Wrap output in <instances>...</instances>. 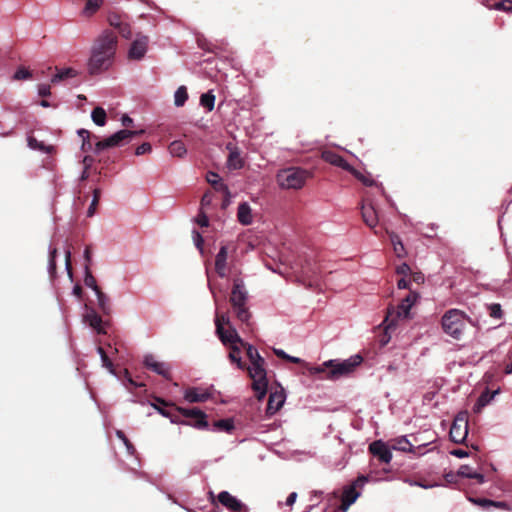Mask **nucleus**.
I'll use <instances>...</instances> for the list:
<instances>
[{"instance_id": "f257e3e1", "label": "nucleus", "mask_w": 512, "mask_h": 512, "mask_svg": "<svg viewBox=\"0 0 512 512\" xmlns=\"http://www.w3.org/2000/svg\"><path fill=\"white\" fill-rule=\"evenodd\" d=\"M117 44V35L110 30H105L95 39L87 63L90 75H97L111 67L115 58Z\"/></svg>"}, {"instance_id": "f03ea898", "label": "nucleus", "mask_w": 512, "mask_h": 512, "mask_svg": "<svg viewBox=\"0 0 512 512\" xmlns=\"http://www.w3.org/2000/svg\"><path fill=\"white\" fill-rule=\"evenodd\" d=\"M246 356L251 365L244 370L248 372L252 379V389L255 391L257 400L261 401L267 394L268 379L265 369V359L259 354L258 350L247 342L244 345Z\"/></svg>"}, {"instance_id": "7ed1b4c3", "label": "nucleus", "mask_w": 512, "mask_h": 512, "mask_svg": "<svg viewBox=\"0 0 512 512\" xmlns=\"http://www.w3.org/2000/svg\"><path fill=\"white\" fill-rule=\"evenodd\" d=\"M363 358L360 355H354L344 361L329 360L320 366L309 369L310 375L326 374L328 379H338L347 376L354 371V369L361 364Z\"/></svg>"}, {"instance_id": "20e7f679", "label": "nucleus", "mask_w": 512, "mask_h": 512, "mask_svg": "<svg viewBox=\"0 0 512 512\" xmlns=\"http://www.w3.org/2000/svg\"><path fill=\"white\" fill-rule=\"evenodd\" d=\"M382 481V474L379 471L370 470L366 475L358 476L351 484L343 487L341 495V504L339 510L346 512L349 507L358 499L360 496V490L368 482H379Z\"/></svg>"}, {"instance_id": "39448f33", "label": "nucleus", "mask_w": 512, "mask_h": 512, "mask_svg": "<svg viewBox=\"0 0 512 512\" xmlns=\"http://www.w3.org/2000/svg\"><path fill=\"white\" fill-rule=\"evenodd\" d=\"M247 300L248 294L245 289L244 283L242 282V280L239 279L234 280L232 291L229 298L230 304L233 308V311L237 319L242 324H245L249 330H251V313L247 307Z\"/></svg>"}, {"instance_id": "423d86ee", "label": "nucleus", "mask_w": 512, "mask_h": 512, "mask_svg": "<svg viewBox=\"0 0 512 512\" xmlns=\"http://www.w3.org/2000/svg\"><path fill=\"white\" fill-rule=\"evenodd\" d=\"M471 319L459 309H450L442 316L443 331L453 339H461L464 330Z\"/></svg>"}, {"instance_id": "0eeeda50", "label": "nucleus", "mask_w": 512, "mask_h": 512, "mask_svg": "<svg viewBox=\"0 0 512 512\" xmlns=\"http://www.w3.org/2000/svg\"><path fill=\"white\" fill-rule=\"evenodd\" d=\"M310 173L300 167H289L278 172L276 180L283 189H300L304 186Z\"/></svg>"}, {"instance_id": "6e6552de", "label": "nucleus", "mask_w": 512, "mask_h": 512, "mask_svg": "<svg viewBox=\"0 0 512 512\" xmlns=\"http://www.w3.org/2000/svg\"><path fill=\"white\" fill-rule=\"evenodd\" d=\"M143 133H144V130H137V131L127 130V129L120 130L103 140L97 141L95 144V147H94V152L99 153L105 149L119 146L124 141H130L132 138L142 135Z\"/></svg>"}, {"instance_id": "1a4fd4ad", "label": "nucleus", "mask_w": 512, "mask_h": 512, "mask_svg": "<svg viewBox=\"0 0 512 512\" xmlns=\"http://www.w3.org/2000/svg\"><path fill=\"white\" fill-rule=\"evenodd\" d=\"M321 158L334 166L340 167L351 174H353L357 179H359L363 184L367 186L372 185V181H369L367 177H365L362 173L354 169L340 154L332 151V150H325L321 154Z\"/></svg>"}, {"instance_id": "9d476101", "label": "nucleus", "mask_w": 512, "mask_h": 512, "mask_svg": "<svg viewBox=\"0 0 512 512\" xmlns=\"http://www.w3.org/2000/svg\"><path fill=\"white\" fill-rule=\"evenodd\" d=\"M361 214L365 224L371 228L375 234H379L380 231L377 230V227L382 228V225L379 223V216L375 204L372 199H370V192H367L363 200Z\"/></svg>"}, {"instance_id": "9b49d317", "label": "nucleus", "mask_w": 512, "mask_h": 512, "mask_svg": "<svg viewBox=\"0 0 512 512\" xmlns=\"http://www.w3.org/2000/svg\"><path fill=\"white\" fill-rule=\"evenodd\" d=\"M450 438L455 443H462L468 436V416L466 412H459L451 425Z\"/></svg>"}, {"instance_id": "f8f14e48", "label": "nucleus", "mask_w": 512, "mask_h": 512, "mask_svg": "<svg viewBox=\"0 0 512 512\" xmlns=\"http://www.w3.org/2000/svg\"><path fill=\"white\" fill-rule=\"evenodd\" d=\"M216 333L221 342L239 339L237 330L230 324L229 317L225 314H217L215 318Z\"/></svg>"}, {"instance_id": "ddd939ff", "label": "nucleus", "mask_w": 512, "mask_h": 512, "mask_svg": "<svg viewBox=\"0 0 512 512\" xmlns=\"http://www.w3.org/2000/svg\"><path fill=\"white\" fill-rule=\"evenodd\" d=\"M224 345L229 347L228 358L231 363L236 364L237 368L244 370L247 368V363L242 360V350L244 345L247 344L240 336L239 339H232L230 341L222 342Z\"/></svg>"}, {"instance_id": "4468645a", "label": "nucleus", "mask_w": 512, "mask_h": 512, "mask_svg": "<svg viewBox=\"0 0 512 512\" xmlns=\"http://www.w3.org/2000/svg\"><path fill=\"white\" fill-rule=\"evenodd\" d=\"M175 410L186 418L194 420L193 423L183 422L184 424L191 425L197 429H207L209 424L207 421V415L198 408L186 409L182 407H175Z\"/></svg>"}, {"instance_id": "2eb2a0df", "label": "nucleus", "mask_w": 512, "mask_h": 512, "mask_svg": "<svg viewBox=\"0 0 512 512\" xmlns=\"http://www.w3.org/2000/svg\"><path fill=\"white\" fill-rule=\"evenodd\" d=\"M369 451L373 455V459L369 465V471H379L382 474V480L384 479V441L376 440L369 445Z\"/></svg>"}, {"instance_id": "dca6fc26", "label": "nucleus", "mask_w": 512, "mask_h": 512, "mask_svg": "<svg viewBox=\"0 0 512 512\" xmlns=\"http://www.w3.org/2000/svg\"><path fill=\"white\" fill-rule=\"evenodd\" d=\"M143 363L147 369L157 373L158 375H161L163 378L167 380H171V368L169 364L157 361L156 358L151 354L146 355L144 357Z\"/></svg>"}, {"instance_id": "f3484780", "label": "nucleus", "mask_w": 512, "mask_h": 512, "mask_svg": "<svg viewBox=\"0 0 512 512\" xmlns=\"http://www.w3.org/2000/svg\"><path fill=\"white\" fill-rule=\"evenodd\" d=\"M148 43V36L138 35L136 39L132 42L130 49L128 51L129 59L141 60L147 52Z\"/></svg>"}, {"instance_id": "a211bd4d", "label": "nucleus", "mask_w": 512, "mask_h": 512, "mask_svg": "<svg viewBox=\"0 0 512 512\" xmlns=\"http://www.w3.org/2000/svg\"><path fill=\"white\" fill-rule=\"evenodd\" d=\"M217 500L231 512H248L246 505L227 491L220 492Z\"/></svg>"}, {"instance_id": "6ab92c4d", "label": "nucleus", "mask_w": 512, "mask_h": 512, "mask_svg": "<svg viewBox=\"0 0 512 512\" xmlns=\"http://www.w3.org/2000/svg\"><path fill=\"white\" fill-rule=\"evenodd\" d=\"M391 450L412 452L413 445L406 437H400L386 442V464L389 463L392 458Z\"/></svg>"}, {"instance_id": "aec40b11", "label": "nucleus", "mask_w": 512, "mask_h": 512, "mask_svg": "<svg viewBox=\"0 0 512 512\" xmlns=\"http://www.w3.org/2000/svg\"><path fill=\"white\" fill-rule=\"evenodd\" d=\"M158 404H152L155 410H157L162 416L170 418L174 423L178 422V412L175 410V405L165 401L162 398L156 397Z\"/></svg>"}, {"instance_id": "412c9836", "label": "nucleus", "mask_w": 512, "mask_h": 512, "mask_svg": "<svg viewBox=\"0 0 512 512\" xmlns=\"http://www.w3.org/2000/svg\"><path fill=\"white\" fill-rule=\"evenodd\" d=\"M226 149L229 151L227 166L229 169H241L244 165V161L240 155L239 148L232 142L227 143Z\"/></svg>"}, {"instance_id": "4be33fe9", "label": "nucleus", "mask_w": 512, "mask_h": 512, "mask_svg": "<svg viewBox=\"0 0 512 512\" xmlns=\"http://www.w3.org/2000/svg\"><path fill=\"white\" fill-rule=\"evenodd\" d=\"M227 258L228 247L226 245H221L215 257V272L220 278L227 276Z\"/></svg>"}, {"instance_id": "5701e85b", "label": "nucleus", "mask_w": 512, "mask_h": 512, "mask_svg": "<svg viewBox=\"0 0 512 512\" xmlns=\"http://www.w3.org/2000/svg\"><path fill=\"white\" fill-rule=\"evenodd\" d=\"M285 395L283 391H275L270 393L266 408V413L268 415L275 414L284 404Z\"/></svg>"}, {"instance_id": "b1692460", "label": "nucleus", "mask_w": 512, "mask_h": 512, "mask_svg": "<svg viewBox=\"0 0 512 512\" xmlns=\"http://www.w3.org/2000/svg\"><path fill=\"white\" fill-rule=\"evenodd\" d=\"M84 319L98 334L106 333L103 327V320L94 309L88 310L84 316Z\"/></svg>"}, {"instance_id": "393cba45", "label": "nucleus", "mask_w": 512, "mask_h": 512, "mask_svg": "<svg viewBox=\"0 0 512 512\" xmlns=\"http://www.w3.org/2000/svg\"><path fill=\"white\" fill-rule=\"evenodd\" d=\"M500 389L494 390L490 392L488 389H486L484 392L481 393V395L478 397L476 403L473 406V411L475 413H480L482 409L487 406L497 394H499Z\"/></svg>"}, {"instance_id": "a878e982", "label": "nucleus", "mask_w": 512, "mask_h": 512, "mask_svg": "<svg viewBox=\"0 0 512 512\" xmlns=\"http://www.w3.org/2000/svg\"><path fill=\"white\" fill-rule=\"evenodd\" d=\"M417 299L416 294L407 295L397 307V315L399 317L407 318L410 314L412 306L415 304Z\"/></svg>"}, {"instance_id": "bb28decb", "label": "nucleus", "mask_w": 512, "mask_h": 512, "mask_svg": "<svg viewBox=\"0 0 512 512\" xmlns=\"http://www.w3.org/2000/svg\"><path fill=\"white\" fill-rule=\"evenodd\" d=\"M55 69H56V73L51 78L52 84H57L66 79L74 78V77L78 76V74H79L77 70H75L74 68H71V67L63 68V69H59L56 67Z\"/></svg>"}, {"instance_id": "cd10ccee", "label": "nucleus", "mask_w": 512, "mask_h": 512, "mask_svg": "<svg viewBox=\"0 0 512 512\" xmlns=\"http://www.w3.org/2000/svg\"><path fill=\"white\" fill-rule=\"evenodd\" d=\"M237 218L243 225H250L252 223V211L248 203L243 202L239 204Z\"/></svg>"}, {"instance_id": "c85d7f7f", "label": "nucleus", "mask_w": 512, "mask_h": 512, "mask_svg": "<svg viewBox=\"0 0 512 512\" xmlns=\"http://www.w3.org/2000/svg\"><path fill=\"white\" fill-rule=\"evenodd\" d=\"M209 393L201 392L197 388H189L185 391V399L191 403L204 402L209 398Z\"/></svg>"}, {"instance_id": "c756f323", "label": "nucleus", "mask_w": 512, "mask_h": 512, "mask_svg": "<svg viewBox=\"0 0 512 512\" xmlns=\"http://www.w3.org/2000/svg\"><path fill=\"white\" fill-rule=\"evenodd\" d=\"M95 294L97 297V304H98L99 310L104 315H110V313L112 311L110 298L102 290H97V293H95Z\"/></svg>"}, {"instance_id": "7c9ffc66", "label": "nucleus", "mask_w": 512, "mask_h": 512, "mask_svg": "<svg viewBox=\"0 0 512 512\" xmlns=\"http://www.w3.org/2000/svg\"><path fill=\"white\" fill-rule=\"evenodd\" d=\"M207 182L216 190L228 193V187L222 181L216 172L209 171L206 175Z\"/></svg>"}, {"instance_id": "2f4dec72", "label": "nucleus", "mask_w": 512, "mask_h": 512, "mask_svg": "<svg viewBox=\"0 0 512 512\" xmlns=\"http://www.w3.org/2000/svg\"><path fill=\"white\" fill-rule=\"evenodd\" d=\"M103 0H87L83 8L82 14L85 17H91L102 6Z\"/></svg>"}, {"instance_id": "473e14b6", "label": "nucleus", "mask_w": 512, "mask_h": 512, "mask_svg": "<svg viewBox=\"0 0 512 512\" xmlns=\"http://www.w3.org/2000/svg\"><path fill=\"white\" fill-rule=\"evenodd\" d=\"M28 146L31 148V149H34V150H39L41 152H44V153H51L53 151V146H50V145H45L43 142L41 141H38L35 137L33 136H29L28 139Z\"/></svg>"}, {"instance_id": "72a5a7b5", "label": "nucleus", "mask_w": 512, "mask_h": 512, "mask_svg": "<svg viewBox=\"0 0 512 512\" xmlns=\"http://www.w3.org/2000/svg\"><path fill=\"white\" fill-rule=\"evenodd\" d=\"M168 149L172 156L179 157V158L183 157L187 152V149H186L184 143L180 140L173 141L169 145Z\"/></svg>"}, {"instance_id": "f704fd0d", "label": "nucleus", "mask_w": 512, "mask_h": 512, "mask_svg": "<svg viewBox=\"0 0 512 512\" xmlns=\"http://www.w3.org/2000/svg\"><path fill=\"white\" fill-rule=\"evenodd\" d=\"M390 240H391V244L393 246V250H394L395 255L398 258L405 257L406 256V250H405V247H404L402 241L400 240V238L397 235L392 234L390 236Z\"/></svg>"}, {"instance_id": "c9c22d12", "label": "nucleus", "mask_w": 512, "mask_h": 512, "mask_svg": "<svg viewBox=\"0 0 512 512\" xmlns=\"http://www.w3.org/2000/svg\"><path fill=\"white\" fill-rule=\"evenodd\" d=\"M214 430L231 433L234 430V422L232 419H221L213 423Z\"/></svg>"}, {"instance_id": "e433bc0d", "label": "nucleus", "mask_w": 512, "mask_h": 512, "mask_svg": "<svg viewBox=\"0 0 512 512\" xmlns=\"http://www.w3.org/2000/svg\"><path fill=\"white\" fill-rule=\"evenodd\" d=\"M93 122L98 126H104L106 124V112L102 107H96L91 113Z\"/></svg>"}, {"instance_id": "4c0bfd02", "label": "nucleus", "mask_w": 512, "mask_h": 512, "mask_svg": "<svg viewBox=\"0 0 512 512\" xmlns=\"http://www.w3.org/2000/svg\"><path fill=\"white\" fill-rule=\"evenodd\" d=\"M84 284L87 287L91 288L95 293H97V290H101L100 287L97 285L96 279L92 275L90 267L88 265H85Z\"/></svg>"}, {"instance_id": "58836bf2", "label": "nucleus", "mask_w": 512, "mask_h": 512, "mask_svg": "<svg viewBox=\"0 0 512 512\" xmlns=\"http://www.w3.org/2000/svg\"><path fill=\"white\" fill-rule=\"evenodd\" d=\"M200 104L208 111H212L215 104V95L212 92L202 94L200 97Z\"/></svg>"}, {"instance_id": "ea45409f", "label": "nucleus", "mask_w": 512, "mask_h": 512, "mask_svg": "<svg viewBox=\"0 0 512 512\" xmlns=\"http://www.w3.org/2000/svg\"><path fill=\"white\" fill-rule=\"evenodd\" d=\"M188 99V93L185 86H180L174 95V103L177 107H181L184 105L186 100Z\"/></svg>"}, {"instance_id": "a19ab883", "label": "nucleus", "mask_w": 512, "mask_h": 512, "mask_svg": "<svg viewBox=\"0 0 512 512\" xmlns=\"http://www.w3.org/2000/svg\"><path fill=\"white\" fill-rule=\"evenodd\" d=\"M101 196V190L99 188H96L93 190V199L92 202L87 210V216L92 217L95 214L96 207L99 203V199Z\"/></svg>"}, {"instance_id": "79ce46f5", "label": "nucleus", "mask_w": 512, "mask_h": 512, "mask_svg": "<svg viewBox=\"0 0 512 512\" xmlns=\"http://www.w3.org/2000/svg\"><path fill=\"white\" fill-rule=\"evenodd\" d=\"M57 249L56 248H53L50 250L49 252V266H48V270H49V274H50V277L53 279L55 278L56 276V257H57Z\"/></svg>"}, {"instance_id": "37998d69", "label": "nucleus", "mask_w": 512, "mask_h": 512, "mask_svg": "<svg viewBox=\"0 0 512 512\" xmlns=\"http://www.w3.org/2000/svg\"><path fill=\"white\" fill-rule=\"evenodd\" d=\"M32 77V73L24 66L18 67L16 72L13 75V79L20 81V80H27Z\"/></svg>"}, {"instance_id": "c03bdc74", "label": "nucleus", "mask_w": 512, "mask_h": 512, "mask_svg": "<svg viewBox=\"0 0 512 512\" xmlns=\"http://www.w3.org/2000/svg\"><path fill=\"white\" fill-rule=\"evenodd\" d=\"M116 436L123 442L129 454L132 455L135 453L134 445L130 442L122 430H117Z\"/></svg>"}, {"instance_id": "a18cd8bd", "label": "nucleus", "mask_w": 512, "mask_h": 512, "mask_svg": "<svg viewBox=\"0 0 512 512\" xmlns=\"http://www.w3.org/2000/svg\"><path fill=\"white\" fill-rule=\"evenodd\" d=\"M489 315L492 318L500 319L503 316V312L501 309V305L498 303H493L488 306Z\"/></svg>"}, {"instance_id": "49530a36", "label": "nucleus", "mask_w": 512, "mask_h": 512, "mask_svg": "<svg viewBox=\"0 0 512 512\" xmlns=\"http://www.w3.org/2000/svg\"><path fill=\"white\" fill-rule=\"evenodd\" d=\"M97 351L101 356L103 366L112 372L113 371V363H112L111 359L108 357V355L106 354L105 350L102 347H98Z\"/></svg>"}, {"instance_id": "de8ad7c7", "label": "nucleus", "mask_w": 512, "mask_h": 512, "mask_svg": "<svg viewBox=\"0 0 512 512\" xmlns=\"http://www.w3.org/2000/svg\"><path fill=\"white\" fill-rule=\"evenodd\" d=\"M469 501L473 504L480 506L482 508L488 509L492 507L493 500L486 499V498H469Z\"/></svg>"}, {"instance_id": "09e8293b", "label": "nucleus", "mask_w": 512, "mask_h": 512, "mask_svg": "<svg viewBox=\"0 0 512 512\" xmlns=\"http://www.w3.org/2000/svg\"><path fill=\"white\" fill-rule=\"evenodd\" d=\"M410 485L412 486H418L423 489H432L434 487L441 486L442 484L438 482H426V481H411Z\"/></svg>"}, {"instance_id": "8fccbe9b", "label": "nucleus", "mask_w": 512, "mask_h": 512, "mask_svg": "<svg viewBox=\"0 0 512 512\" xmlns=\"http://www.w3.org/2000/svg\"><path fill=\"white\" fill-rule=\"evenodd\" d=\"M493 7L497 10H503L507 12H512V0H503L496 2Z\"/></svg>"}, {"instance_id": "3c124183", "label": "nucleus", "mask_w": 512, "mask_h": 512, "mask_svg": "<svg viewBox=\"0 0 512 512\" xmlns=\"http://www.w3.org/2000/svg\"><path fill=\"white\" fill-rule=\"evenodd\" d=\"M65 268L67 270V274L70 279L73 278V270H72V263H71V251L70 248H67L65 250Z\"/></svg>"}, {"instance_id": "603ef678", "label": "nucleus", "mask_w": 512, "mask_h": 512, "mask_svg": "<svg viewBox=\"0 0 512 512\" xmlns=\"http://www.w3.org/2000/svg\"><path fill=\"white\" fill-rule=\"evenodd\" d=\"M119 33L121 34L122 37L128 39L131 37L132 35V30H131V27L128 23H124L122 22L118 27H117Z\"/></svg>"}, {"instance_id": "864d4df0", "label": "nucleus", "mask_w": 512, "mask_h": 512, "mask_svg": "<svg viewBox=\"0 0 512 512\" xmlns=\"http://www.w3.org/2000/svg\"><path fill=\"white\" fill-rule=\"evenodd\" d=\"M473 472L475 471L470 466L461 465L457 471V475L464 478H470L472 477Z\"/></svg>"}, {"instance_id": "5fc2aeb1", "label": "nucleus", "mask_w": 512, "mask_h": 512, "mask_svg": "<svg viewBox=\"0 0 512 512\" xmlns=\"http://www.w3.org/2000/svg\"><path fill=\"white\" fill-rule=\"evenodd\" d=\"M152 150V146L150 143L148 142H144L142 143L141 145H139L136 150H135V154L140 156V155H144L146 153H149L151 152Z\"/></svg>"}, {"instance_id": "6e6d98bb", "label": "nucleus", "mask_w": 512, "mask_h": 512, "mask_svg": "<svg viewBox=\"0 0 512 512\" xmlns=\"http://www.w3.org/2000/svg\"><path fill=\"white\" fill-rule=\"evenodd\" d=\"M109 24L115 28H117L121 23V17L117 13H110L107 18Z\"/></svg>"}, {"instance_id": "4d7b16f0", "label": "nucleus", "mask_w": 512, "mask_h": 512, "mask_svg": "<svg viewBox=\"0 0 512 512\" xmlns=\"http://www.w3.org/2000/svg\"><path fill=\"white\" fill-rule=\"evenodd\" d=\"M492 507L498 508L501 510H505V511H509V512L512 511V506L505 501H494L493 500Z\"/></svg>"}, {"instance_id": "13d9d810", "label": "nucleus", "mask_w": 512, "mask_h": 512, "mask_svg": "<svg viewBox=\"0 0 512 512\" xmlns=\"http://www.w3.org/2000/svg\"><path fill=\"white\" fill-rule=\"evenodd\" d=\"M196 222L201 227H207L209 225V219L204 212H200L196 218Z\"/></svg>"}, {"instance_id": "bf43d9fd", "label": "nucleus", "mask_w": 512, "mask_h": 512, "mask_svg": "<svg viewBox=\"0 0 512 512\" xmlns=\"http://www.w3.org/2000/svg\"><path fill=\"white\" fill-rule=\"evenodd\" d=\"M38 94L41 97H48L51 94V87L48 84H41L38 86Z\"/></svg>"}, {"instance_id": "052dcab7", "label": "nucleus", "mask_w": 512, "mask_h": 512, "mask_svg": "<svg viewBox=\"0 0 512 512\" xmlns=\"http://www.w3.org/2000/svg\"><path fill=\"white\" fill-rule=\"evenodd\" d=\"M287 361L292 362V363H296V364H301L304 367H306L308 371L311 368V367L308 366V364L306 362H304L302 359H300L298 357H294V356L288 355Z\"/></svg>"}, {"instance_id": "680f3d73", "label": "nucleus", "mask_w": 512, "mask_h": 512, "mask_svg": "<svg viewBox=\"0 0 512 512\" xmlns=\"http://www.w3.org/2000/svg\"><path fill=\"white\" fill-rule=\"evenodd\" d=\"M450 454L457 458H465L469 455L468 452L463 449H454L450 452Z\"/></svg>"}, {"instance_id": "e2e57ef3", "label": "nucleus", "mask_w": 512, "mask_h": 512, "mask_svg": "<svg viewBox=\"0 0 512 512\" xmlns=\"http://www.w3.org/2000/svg\"><path fill=\"white\" fill-rule=\"evenodd\" d=\"M397 273L402 275H407L410 272V267L406 263H402L397 267Z\"/></svg>"}, {"instance_id": "0e129e2a", "label": "nucleus", "mask_w": 512, "mask_h": 512, "mask_svg": "<svg viewBox=\"0 0 512 512\" xmlns=\"http://www.w3.org/2000/svg\"><path fill=\"white\" fill-rule=\"evenodd\" d=\"M469 479H475L479 484H483L486 481L485 476L478 472H473L472 477H470Z\"/></svg>"}, {"instance_id": "69168bd1", "label": "nucleus", "mask_w": 512, "mask_h": 512, "mask_svg": "<svg viewBox=\"0 0 512 512\" xmlns=\"http://www.w3.org/2000/svg\"><path fill=\"white\" fill-rule=\"evenodd\" d=\"M194 234H195L194 239H195L196 246L199 249H202V245H203V242H204L202 235L200 233L196 232V231H194Z\"/></svg>"}, {"instance_id": "338daca9", "label": "nucleus", "mask_w": 512, "mask_h": 512, "mask_svg": "<svg viewBox=\"0 0 512 512\" xmlns=\"http://www.w3.org/2000/svg\"><path fill=\"white\" fill-rule=\"evenodd\" d=\"M296 499H297V493L296 492L290 493L286 499V505L292 506L295 503Z\"/></svg>"}, {"instance_id": "774afa93", "label": "nucleus", "mask_w": 512, "mask_h": 512, "mask_svg": "<svg viewBox=\"0 0 512 512\" xmlns=\"http://www.w3.org/2000/svg\"><path fill=\"white\" fill-rule=\"evenodd\" d=\"M81 148H82V150H83L84 152H87V151H90V150H93V151H94V148L92 147V144H91V142H90V139H87V140H85V139H84V140L82 141V147H81Z\"/></svg>"}]
</instances>
